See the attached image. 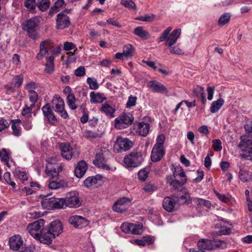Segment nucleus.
<instances>
[{"label": "nucleus", "mask_w": 252, "mask_h": 252, "mask_svg": "<svg viewBox=\"0 0 252 252\" xmlns=\"http://www.w3.org/2000/svg\"><path fill=\"white\" fill-rule=\"evenodd\" d=\"M63 229V225L60 221L56 220L52 221L43 231L41 243L48 245L51 244L53 240L62 233Z\"/></svg>", "instance_id": "1"}, {"label": "nucleus", "mask_w": 252, "mask_h": 252, "mask_svg": "<svg viewBox=\"0 0 252 252\" xmlns=\"http://www.w3.org/2000/svg\"><path fill=\"white\" fill-rule=\"evenodd\" d=\"M9 244L10 249L14 251L13 252H33L35 249L33 245H24L21 237L19 235L10 237Z\"/></svg>", "instance_id": "2"}, {"label": "nucleus", "mask_w": 252, "mask_h": 252, "mask_svg": "<svg viewBox=\"0 0 252 252\" xmlns=\"http://www.w3.org/2000/svg\"><path fill=\"white\" fill-rule=\"evenodd\" d=\"M172 30V27L167 28L162 32L161 36L158 38V42H162L166 40L165 45L168 47H171L177 42V39L180 36L181 29H177L173 30L169 34Z\"/></svg>", "instance_id": "3"}, {"label": "nucleus", "mask_w": 252, "mask_h": 252, "mask_svg": "<svg viewBox=\"0 0 252 252\" xmlns=\"http://www.w3.org/2000/svg\"><path fill=\"white\" fill-rule=\"evenodd\" d=\"M45 224V220L39 219L32 223H30L27 226V230L29 233L35 239L41 243L43 231Z\"/></svg>", "instance_id": "4"}, {"label": "nucleus", "mask_w": 252, "mask_h": 252, "mask_svg": "<svg viewBox=\"0 0 252 252\" xmlns=\"http://www.w3.org/2000/svg\"><path fill=\"white\" fill-rule=\"evenodd\" d=\"M143 160L141 152H132L126 156L124 159L125 164L127 167H137Z\"/></svg>", "instance_id": "5"}, {"label": "nucleus", "mask_w": 252, "mask_h": 252, "mask_svg": "<svg viewBox=\"0 0 252 252\" xmlns=\"http://www.w3.org/2000/svg\"><path fill=\"white\" fill-rule=\"evenodd\" d=\"M38 18L36 17H34L22 24L23 29L28 32L29 36L31 38L35 39L37 36L35 29L38 26Z\"/></svg>", "instance_id": "6"}, {"label": "nucleus", "mask_w": 252, "mask_h": 252, "mask_svg": "<svg viewBox=\"0 0 252 252\" xmlns=\"http://www.w3.org/2000/svg\"><path fill=\"white\" fill-rule=\"evenodd\" d=\"M134 121L133 115L129 113H124L122 116L115 119V126L116 128L121 129L125 128L130 125Z\"/></svg>", "instance_id": "7"}, {"label": "nucleus", "mask_w": 252, "mask_h": 252, "mask_svg": "<svg viewBox=\"0 0 252 252\" xmlns=\"http://www.w3.org/2000/svg\"><path fill=\"white\" fill-rule=\"evenodd\" d=\"M132 145V142L128 139L119 136L115 142L114 149L117 152H122L129 150Z\"/></svg>", "instance_id": "8"}, {"label": "nucleus", "mask_w": 252, "mask_h": 252, "mask_svg": "<svg viewBox=\"0 0 252 252\" xmlns=\"http://www.w3.org/2000/svg\"><path fill=\"white\" fill-rule=\"evenodd\" d=\"M81 204L79 193L76 191L69 192L65 199V206L69 208H78Z\"/></svg>", "instance_id": "9"}, {"label": "nucleus", "mask_w": 252, "mask_h": 252, "mask_svg": "<svg viewBox=\"0 0 252 252\" xmlns=\"http://www.w3.org/2000/svg\"><path fill=\"white\" fill-rule=\"evenodd\" d=\"M53 104L54 105L55 111L62 117L64 119L68 118V115L64 110V102L62 98L59 96L54 97L53 99Z\"/></svg>", "instance_id": "10"}, {"label": "nucleus", "mask_w": 252, "mask_h": 252, "mask_svg": "<svg viewBox=\"0 0 252 252\" xmlns=\"http://www.w3.org/2000/svg\"><path fill=\"white\" fill-rule=\"evenodd\" d=\"M68 221L70 224L78 229H82L89 224V221L85 218L78 215L71 216Z\"/></svg>", "instance_id": "11"}, {"label": "nucleus", "mask_w": 252, "mask_h": 252, "mask_svg": "<svg viewBox=\"0 0 252 252\" xmlns=\"http://www.w3.org/2000/svg\"><path fill=\"white\" fill-rule=\"evenodd\" d=\"M70 25L69 17L63 12L59 13L56 18V28L62 30L68 28Z\"/></svg>", "instance_id": "12"}, {"label": "nucleus", "mask_w": 252, "mask_h": 252, "mask_svg": "<svg viewBox=\"0 0 252 252\" xmlns=\"http://www.w3.org/2000/svg\"><path fill=\"white\" fill-rule=\"evenodd\" d=\"M130 204V200L127 197H122L117 200L114 204V211L119 213L125 212Z\"/></svg>", "instance_id": "13"}, {"label": "nucleus", "mask_w": 252, "mask_h": 252, "mask_svg": "<svg viewBox=\"0 0 252 252\" xmlns=\"http://www.w3.org/2000/svg\"><path fill=\"white\" fill-rule=\"evenodd\" d=\"M177 200L178 197L175 196L165 197L162 202L163 208L168 212L173 211L177 203Z\"/></svg>", "instance_id": "14"}, {"label": "nucleus", "mask_w": 252, "mask_h": 252, "mask_svg": "<svg viewBox=\"0 0 252 252\" xmlns=\"http://www.w3.org/2000/svg\"><path fill=\"white\" fill-rule=\"evenodd\" d=\"M147 86L152 91L157 93H167L166 88L160 83L156 81H150L148 82Z\"/></svg>", "instance_id": "15"}, {"label": "nucleus", "mask_w": 252, "mask_h": 252, "mask_svg": "<svg viewBox=\"0 0 252 252\" xmlns=\"http://www.w3.org/2000/svg\"><path fill=\"white\" fill-rule=\"evenodd\" d=\"M94 164L98 168H102L106 170H110L111 167L105 163V160L103 154L101 153H97L95 156V158L93 161Z\"/></svg>", "instance_id": "16"}, {"label": "nucleus", "mask_w": 252, "mask_h": 252, "mask_svg": "<svg viewBox=\"0 0 252 252\" xmlns=\"http://www.w3.org/2000/svg\"><path fill=\"white\" fill-rule=\"evenodd\" d=\"M61 155L63 158L70 160L73 155L72 149L69 143H62L60 145Z\"/></svg>", "instance_id": "17"}, {"label": "nucleus", "mask_w": 252, "mask_h": 252, "mask_svg": "<svg viewBox=\"0 0 252 252\" xmlns=\"http://www.w3.org/2000/svg\"><path fill=\"white\" fill-rule=\"evenodd\" d=\"M165 154L163 147L154 146L151 153V160L154 162L159 161Z\"/></svg>", "instance_id": "18"}, {"label": "nucleus", "mask_w": 252, "mask_h": 252, "mask_svg": "<svg viewBox=\"0 0 252 252\" xmlns=\"http://www.w3.org/2000/svg\"><path fill=\"white\" fill-rule=\"evenodd\" d=\"M88 169L86 162L84 160L79 161L75 168L74 174L78 178H82L85 174Z\"/></svg>", "instance_id": "19"}, {"label": "nucleus", "mask_w": 252, "mask_h": 252, "mask_svg": "<svg viewBox=\"0 0 252 252\" xmlns=\"http://www.w3.org/2000/svg\"><path fill=\"white\" fill-rule=\"evenodd\" d=\"M51 40L48 39L42 41L40 44V51L36 56V58L38 60L42 59L45 55L48 52V49L51 47Z\"/></svg>", "instance_id": "20"}, {"label": "nucleus", "mask_w": 252, "mask_h": 252, "mask_svg": "<svg viewBox=\"0 0 252 252\" xmlns=\"http://www.w3.org/2000/svg\"><path fill=\"white\" fill-rule=\"evenodd\" d=\"M239 147L242 151L247 152L249 156H252V140L241 139Z\"/></svg>", "instance_id": "21"}, {"label": "nucleus", "mask_w": 252, "mask_h": 252, "mask_svg": "<svg viewBox=\"0 0 252 252\" xmlns=\"http://www.w3.org/2000/svg\"><path fill=\"white\" fill-rule=\"evenodd\" d=\"M166 181L167 183L169 184L171 187L174 189H177L187 182L186 179H183V180L173 179L172 176H167Z\"/></svg>", "instance_id": "22"}, {"label": "nucleus", "mask_w": 252, "mask_h": 252, "mask_svg": "<svg viewBox=\"0 0 252 252\" xmlns=\"http://www.w3.org/2000/svg\"><path fill=\"white\" fill-rule=\"evenodd\" d=\"M115 110V108L110 105L108 102H105L104 103L102 104L100 108V111L102 113L110 118H113L115 116L114 112Z\"/></svg>", "instance_id": "23"}, {"label": "nucleus", "mask_w": 252, "mask_h": 252, "mask_svg": "<svg viewBox=\"0 0 252 252\" xmlns=\"http://www.w3.org/2000/svg\"><path fill=\"white\" fill-rule=\"evenodd\" d=\"M11 123V128L12 134L15 136L19 137L21 135L22 130L20 126L21 120L20 119H14L10 121Z\"/></svg>", "instance_id": "24"}, {"label": "nucleus", "mask_w": 252, "mask_h": 252, "mask_svg": "<svg viewBox=\"0 0 252 252\" xmlns=\"http://www.w3.org/2000/svg\"><path fill=\"white\" fill-rule=\"evenodd\" d=\"M90 102L91 103H101L106 99L103 94L92 92L90 93Z\"/></svg>", "instance_id": "25"}, {"label": "nucleus", "mask_w": 252, "mask_h": 252, "mask_svg": "<svg viewBox=\"0 0 252 252\" xmlns=\"http://www.w3.org/2000/svg\"><path fill=\"white\" fill-rule=\"evenodd\" d=\"M150 126L148 123L140 122L137 124V132L139 135L146 136L149 133Z\"/></svg>", "instance_id": "26"}, {"label": "nucleus", "mask_w": 252, "mask_h": 252, "mask_svg": "<svg viewBox=\"0 0 252 252\" xmlns=\"http://www.w3.org/2000/svg\"><path fill=\"white\" fill-rule=\"evenodd\" d=\"M193 96L201 98L202 103L204 104L206 102V98L204 93V88L199 86L194 87L192 90Z\"/></svg>", "instance_id": "27"}, {"label": "nucleus", "mask_w": 252, "mask_h": 252, "mask_svg": "<svg viewBox=\"0 0 252 252\" xmlns=\"http://www.w3.org/2000/svg\"><path fill=\"white\" fill-rule=\"evenodd\" d=\"M173 173V177L175 179L179 180L186 179L187 180L185 172L183 170V168L180 165L177 166L174 168Z\"/></svg>", "instance_id": "28"}, {"label": "nucleus", "mask_w": 252, "mask_h": 252, "mask_svg": "<svg viewBox=\"0 0 252 252\" xmlns=\"http://www.w3.org/2000/svg\"><path fill=\"white\" fill-rule=\"evenodd\" d=\"M101 180V177L100 175L95 176L89 177L84 182V186L87 188H90L97 184L98 180Z\"/></svg>", "instance_id": "29"}, {"label": "nucleus", "mask_w": 252, "mask_h": 252, "mask_svg": "<svg viewBox=\"0 0 252 252\" xmlns=\"http://www.w3.org/2000/svg\"><path fill=\"white\" fill-rule=\"evenodd\" d=\"M197 245L200 250H211L213 248V245L211 241L206 239H202L200 240L198 243Z\"/></svg>", "instance_id": "30"}, {"label": "nucleus", "mask_w": 252, "mask_h": 252, "mask_svg": "<svg viewBox=\"0 0 252 252\" xmlns=\"http://www.w3.org/2000/svg\"><path fill=\"white\" fill-rule=\"evenodd\" d=\"M134 33L142 39H147L150 36L149 32L145 31L141 26L136 27L134 29Z\"/></svg>", "instance_id": "31"}, {"label": "nucleus", "mask_w": 252, "mask_h": 252, "mask_svg": "<svg viewBox=\"0 0 252 252\" xmlns=\"http://www.w3.org/2000/svg\"><path fill=\"white\" fill-rule=\"evenodd\" d=\"M43 208L47 210H54L53 197H45L41 202Z\"/></svg>", "instance_id": "32"}, {"label": "nucleus", "mask_w": 252, "mask_h": 252, "mask_svg": "<svg viewBox=\"0 0 252 252\" xmlns=\"http://www.w3.org/2000/svg\"><path fill=\"white\" fill-rule=\"evenodd\" d=\"M224 103V100L222 98H220L216 101L212 102L210 107V111L212 113L217 112Z\"/></svg>", "instance_id": "33"}, {"label": "nucleus", "mask_w": 252, "mask_h": 252, "mask_svg": "<svg viewBox=\"0 0 252 252\" xmlns=\"http://www.w3.org/2000/svg\"><path fill=\"white\" fill-rule=\"evenodd\" d=\"M54 57L51 56L46 59V64L45 68V71L47 73H52L54 68Z\"/></svg>", "instance_id": "34"}, {"label": "nucleus", "mask_w": 252, "mask_h": 252, "mask_svg": "<svg viewBox=\"0 0 252 252\" xmlns=\"http://www.w3.org/2000/svg\"><path fill=\"white\" fill-rule=\"evenodd\" d=\"M35 105L33 104H31L28 105L25 103V106L22 111V115L26 118H29L32 116V112Z\"/></svg>", "instance_id": "35"}, {"label": "nucleus", "mask_w": 252, "mask_h": 252, "mask_svg": "<svg viewBox=\"0 0 252 252\" xmlns=\"http://www.w3.org/2000/svg\"><path fill=\"white\" fill-rule=\"evenodd\" d=\"M134 52V48L130 44L126 45L123 48V53L124 56L128 59L133 56Z\"/></svg>", "instance_id": "36"}, {"label": "nucleus", "mask_w": 252, "mask_h": 252, "mask_svg": "<svg viewBox=\"0 0 252 252\" xmlns=\"http://www.w3.org/2000/svg\"><path fill=\"white\" fill-rule=\"evenodd\" d=\"M83 136L89 140H92L99 138L101 135L96 131L86 130L83 132Z\"/></svg>", "instance_id": "37"}, {"label": "nucleus", "mask_w": 252, "mask_h": 252, "mask_svg": "<svg viewBox=\"0 0 252 252\" xmlns=\"http://www.w3.org/2000/svg\"><path fill=\"white\" fill-rule=\"evenodd\" d=\"M231 17L229 13H225L220 17L218 24L219 26H223L229 23Z\"/></svg>", "instance_id": "38"}, {"label": "nucleus", "mask_w": 252, "mask_h": 252, "mask_svg": "<svg viewBox=\"0 0 252 252\" xmlns=\"http://www.w3.org/2000/svg\"><path fill=\"white\" fill-rule=\"evenodd\" d=\"M66 102L68 106L71 109L75 110L77 108V105L76 104V99L74 94L67 95Z\"/></svg>", "instance_id": "39"}, {"label": "nucleus", "mask_w": 252, "mask_h": 252, "mask_svg": "<svg viewBox=\"0 0 252 252\" xmlns=\"http://www.w3.org/2000/svg\"><path fill=\"white\" fill-rule=\"evenodd\" d=\"M0 158L2 161L9 167L11 166L9 163V155L5 149L3 148L0 151Z\"/></svg>", "instance_id": "40"}, {"label": "nucleus", "mask_w": 252, "mask_h": 252, "mask_svg": "<svg viewBox=\"0 0 252 252\" xmlns=\"http://www.w3.org/2000/svg\"><path fill=\"white\" fill-rule=\"evenodd\" d=\"M36 5L42 11H45L50 6L49 0H37Z\"/></svg>", "instance_id": "41"}, {"label": "nucleus", "mask_w": 252, "mask_h": 252, "mask_svg": "<svg viewBox=\"0 0 252 252\" xmlns=\"http://www.w3.org/2000/svg\"><path fill=\"white\" fill-rule=\"evenodd\" d=\"M54 209L63 208L65 206V199L53 197Z\"/></svg>", "instance_id": "42"}, {"label": "nucleus", "mask_w": 252, "mask_h": 252, "mask_svg": "<svg viewBox=\"0 0 252 252\" xmlns=\"http://www.w3.org/2000/svg\"><path fill=\"white\" fill-rule=\"evenodd\" d=\"M130 233L133 234H140L142 232L143 225L141 223L135 224L131 223L130 225Z\"/></svg>", "instance_id": "43"}, {"label": "nucleus", "mask_w": 252, "mask_h": 252, "mask_svg": "<svg viewBox=\"0 0 252 252\" xmlns=\"http://www.w3.org/2000/svg\"><path fill=\"white\" fill-rule=\"evenodd\" d=\"M87 83L91 90H96L99 87V85L94 78L88 77L87 79Z\"/></svg>", "instance_id": "44"}, {"label": "nucleus", "mask_w": 252, "mask_h": 252, "mask_svg": "<svg viewBox=\"0 0 252 252\" xmlns=\"http://www.w3.org/2000/svg\"><path fill=\"white\" fill-rule=\"evenodd\" d=\"M46 173L47 174L52 177L56 176L58 174V173L56 171L55 167L53 166V164L51 163H49L48 165H47Z\"/></svg>", "instance_id": "45"}, {"label": "nucleus", "mask_w": 252, "mask_h": 252, "mask_svg": "<svg viewBox=\"0 0 252 252\" xmlns=\"http://www.w3.org/2000/svg\"><path fill=\"white\" fill-rule=\"evenodd\" d=\"M121 4L125 7L132 9H136V6L132 0H122Z\"/></svg>", "instance_id": "46"}, {"label": "nucleus", "mask_w": 252, "mask_h": 252, "mask_svg": "<svg viewBox=\"0 0 252 252\" xmlns=\"http://www.w3.org/2000/svg\"><path fill=\"white\" fill-rule=\"evenodd\" d=\"M155 18V16L153 14H150V15H145L136 17L135 19L144 22H151L154 21Z\"/></svg>", "instance_id": "47"}, {"label": "nucleus", "mask_w": 252, "mask_h": 252, "mask_svg": "<svg viewBox=\"0 0 252 252\" xmlns=\"http://www.w3.org/2000/svg\"><path fill=\"white\" fill-rule=\"evenodd\" d=\"M239 177L242 182H246L248 181V173L246 170L240 168L239 172Z\"/></svg>", "instance_id": "48"}, {"label": "nucleus", "mask_w": 252, "mask_h": 252, "mask_svg": "<svg viewBox=\"0 0 252 252\" xmlns=\"http://www.w3.org/2000/svg\"><path fill=\"white\" fill-rule=\"evenodd\" d=\"M149 172L146 169L141 170L138 173V177L139 180L145 181L149 176Z\"/></svg>", "instance_id": "49"}, {"label": "nucleus", "mask_w": 252, "mask_h": 252, "mask_svg": "<svg viewBox=\"0 0 252 252\" xmlns=\"http://www.w3.org/2000/svg\"><path fill=\"white\" fill-rule=\"evenodd\" d=\"M10 122L3 118L0 119V132L3 130L8 128L10 126Z\"/></svg>", "instance_id": "50"}, {"label": "nucleus", "mask_w": 252, "mask_h": 252, "mask_svg": "<svg viewBox=\"0 0 252 252\" xmlns=\"http://www.w3.org/2000/svg\"><path fill=\"white\" fill-rule=\"evenodd\" d=\"M215 194L219 198V199L224 203H227L229 201L230 199V196L229 195H225L224 194H220L217 191H215Z\"/></svg>", "instance_id": "51"}, {"label": "nucleus", "mask_w": 252, "mask_h": 252, "mask_svg": "<svg viewBox=\"0 0 252 252\" xmlns=\"http://www.w3.org/2000/svg\"><path fill=\"white\" fill-rule=\"evenodd\" d=\"M157 189L158 187L151 183L145 185L143 188V189L147 192H152Z\"/></svg>", "instance_id": "52"}, {"label": "nucleus", "mask_w": 252, "mask_h": 252, "mask_svg": "<svg viewBox=\"0 0 252 252\" xmlns=\"http://www.w3.org/2000/svg\"><path fill=\"white\" fill-rule=\"evenodd\" d=\"M213 148L216 151H220L222 149L221 142L220 139H215L212 141Z\"/></svg>", "instance_id": "53"}, {"label": "nucleus", "mask_w": 252, "mask_h": 252, "mask_svg": "<svg viewBox=\"0 0 252 252\" xmlns=\"http://www.w3.org/2000/svg\"><path fill=\"white\" fill-rule=\"evenodd\" d=\"M36 88V84L34 82H31L26 84L25 87V90H26L29 93H31L35 92L34 90Z\"/></svg>", "instance_id": "54"}, {"label": "nucleus", "mask_w": 252, "mask_h": 252, "mask_svg": "<svg viewBox=\"0 0 252 252\" xmlns=\"http://www.w3.org/2000/svg\"><path fill=\"white\" fill-rule=\"evenodd\" d=\"M137 100V97L135 96H133L132 95H130L128 97V101L126 103V107L127 108H131L136 104V102Z\"/></svg>", "instance_id": "55"}, {"label": "nucleus", "mask_w": 252, "mask_h": 252, "mask_svg": "<svg viewBox=\"0 0 252 252\" xmlns=\"http://www.w3.org/2000/svg\"><path fill=\"white\" fill-rule=\"evenodd\" d=\"M165 141V136L163 134L159 135L157 138V142L154 146L163 147V143Z\"/></svg>", "instance_id": "56"}, {"label": "nucleus", "mask_w": 252, "mask_h": 252, "mask_svg": "<svg viewBox=\"0 0 252 252\" xmlns=\"http://www.w3.org/2000/svg\"><path fill=\"white\" fill-rule=\"evenodd\" d=\"M15 176L22 181L27 180L28 176L25 172L20 171H16L15 172Z\"/></svg>", "instance_id": "57"}, {"label": "nucleus", "mask_w": 252, "mask_h": 252, "mask_svg": "<svg viewBox=\"0 0 252 252\" xmlns=\"http://www.w3.org/2000/svg\"><path fill=\"white\" fill-rule=\"evenodd\" d=\"M35 5V0H25V6L30 10L34 9Z\"/></svg>", "instance_id": "58"}, {"label": "nucleus", "mask_w": 252, "mask_h": 252, "mask_svg": "<svg viewBox=\"0 0 252 252\" xmlns=\"http://www.w3.org/2000/svg\"><path fill=\"white\" fill-rule=\"evenodd\" d=\"M86 70L84 67L80 66L74 71V74L76 76L82 77L85 74Z\"/></svg>", "instance_id": "59"}, {"label": "nucleus", "mask_w": 252, "mask_h": 252, "mask_svg": "<svg viewBox=\"0 0 252 252\" xmlns=\"http://www.w3.org/2000/svg\"><path fill=\"white\" fill-rule=\"evenodd\" d=\"M24 77L23 75H19L16 76L14 77L13 80L14 81L15 85L20 87L23 83Z\"/></svg>", "instance_id": "60"}, {"label": "nucleus", "mask_w": 252, "mask_h": 252, "mask_svg": "<svg viewBox=\"0 0 252 252\" xmlns=\"http://www.w3.org/2000/svg\"><path fill=\"white\" fill-rule=\"evenodd\" d=\"M131 223L125 222L121 226V230L126 233H130V225Z\"/></svg>", "instance_id": "61"}, {"label": "nucleus", "mask_w": 252, "mask_h": 252, "mask_svg": "<svg viewBox=\"0 0 252 252\" xmlns=\"http://www.w3.org/2000/svg\"><path fill=\"white\" fill-rule=\"evenodd\" d=\"M42 110L45 117L48 116L50 114V113L53 112L52 109H51L50 105L48 104H47L45 106H44L42 108Z\"/></svg>", "instance_id": "62"}, {"label": "nucleus", "mask_w": 252, "mask_h": 252, "mask_svg": "<svg viewBox=\"0 0 252 252\" xmlns=\"http://www.w3.org/2000/svg\"><path fill=\"white\" fill-rule=\"evenodd\" d=\"M197 204L205 206L208 208H210L211 206V204L209 201L201 198L198 199L197 200Z\"/></svg>", "instance_id": "63"}, {"label": "nucleus", "mask_w": 252, "mask_h": 252, "mask_svg": "<svg viewBox=\"0 0 252 252\" xmlns=\"http://www.w3.org/2000/svg\"><path fill=\"white\" fill-rule=\"evenodd\" d=\"M29 98L32 102L31 104H33L35 105V103L37 100L38 94L35 91L29 93Z\"/></svg>", "instance_id": "64"}]
</instances>
